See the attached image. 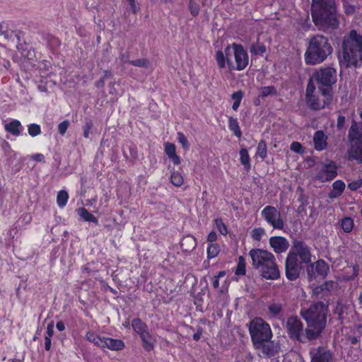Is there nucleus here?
Returning <instances> with one entry per match:
<instances>
[{"label": "nucleus", "instance_id": "obj_51", "mask_svg": "<svg viewBox=\"0 0 362 362\" xmlns=\"http://www.w3.org/2000/svg\"><path fill=\"white\" fill-rule=\"evenodd\" d=\"M204 294L200 293H197L194 298V303L197 306V309L199 310H202L203 304H204Z\"/></svg>", "mask_w": 362, "mask_h": 362}, {"label": "nucleus", "instance_id": "obj_25", "mask_svg": "<svg viewBox=\"0 0 362 362\" xmlns=\"http://www.w3.org/2000/svg\"><path fill=\"white\" fill-rule=\"evenodd\" d=\"M5 130L13 136H18L21 134L22 125L20 121L13 119L5 124Z\"/></svg>", "mask_w": 362, "mask_h": 362}, {"label": "nucleus", "instance_id": "obj_23", "mask_svg": "<svg viewBox=\"0 0 362 362\" xmlns=\"http://www.w3.org/2000/svg\"><path fill=\"white\" fill-rule=\"evenodd\" d=\"M345 187L346 185L344 181L341 180L334 181L332 184V189L328 194L329 198L334 199L340 197L343 194Z\"/></svg>", "mask_w": 362, "mask_h": 362}, {"label": "nucleus", "instance_id": "obj_26", "mask_svg": "<svg viewBox=\"0 0 362 362\" xmlns=\"http://www.w3.org/2000/svg\"><path fill=\"white\" fill-rule=\"evenodd\" d=\"M228 129L238 139H240L242 137V131L237 118L232 116L228 117Z\"/></svg>", "mask_w": 362, "mask_h": 362}, {"label": "nucleus", "instance_id": "obj_49", "mask_svg": "<svg viewBox=\"0 0 362 362\" xmlns=\"http://www.w3.org/2000/svg\"><path fill=\"white\" fill-rule=\"evenodd\" d=\"M127 62H128V64H132L134 66H137V67H147L149 64L148 60L146 59H144V58L138 59H135V60H131V61H128Z\"/></svg>", "mask_w": 362, "mask_h": 362}, {"label": "nucleus", "instance_id": "obj_40", "mask_svg": "<svg viewBox=\"0 0 362 362\" xmlns=\"http://www.w3.org/2000/svg\"><path fill=\"white\" fill-rule=\"evenodd\" d=\"M69 199V194L65 190H60L57 197V202L59 207L63 208L64 207Z\"/></svg>", "mask_w": 362, "mask_h": 362}, {"label": "nucleus", "instance_id": "obj_17", "mask_svg": "<svg viewBox=\"0 0 362 362\" xmlns=\"http://www.w3.org/2000/svg\"><path fill=\"white\" fill-rule=\"evenodd\" d=\"M332 353L323 346H318L312 354L310 362H330Z\"/></svg>", "mask_w": 362, "mask_h": 362}, {"label": "nucleus", "instance_id": "obj_57", "mask_svg": "<svg viewBox=\"0 0 362 362\" xmlns=\"http://www.w3.org/2000/svg\"><path fill=\"white\" fill-rule=\"evenodd\" d=\"M344 13L346 15H351L355 13L356 11V7L354 5H351L347 2L344 4Z\"/></svg>", "mask_w": 362, "mask_h": 362}, {"label": "nucleus", "instance_id": "obj_13", "mask_svg": "<svg viewBox=\"0 0 362 362\" xmlns=\"http://www.w3.org/2000/svg\"><path fill=\"white\" fill-rule=\"evenodd\" d=\"M329 272V266L324 259H318L307 268L308 279L313 281L317 278L325 279Z\"/></svg>", "mask_w": 362, "mask_h": 362}, {"label": "nucleus", "instance_id": "obj_43", "mask_svg": "<svg viewBox=\"0 0 362 362\" xmlns=\"http://www.w3.org/2000/svg\"><path fill=\"white\" fill-rule=\"evenodd\" d=\"M268 310L272 317H276L282 312V305L279 303L270 304Z\"/></svg>", "mask_w": 362, "mask_h": 362}, {"label": "nucleus", "instance_id": "obj_19", "mask_svg": "<svg viewBox=\"0 0 362 362\" xmlns=\"http://www.w3.org/2000/svg\"><path fill=\"white\" fill-rule=\"evenodd\" d=\"M327 136L322 130H317L313 135L314 148L317 151H322L327 148Z\"/></svg>", "mask_w": 362, "mask_h": 362}, {"label": "nucleus", "instance_id": "obj_42", "mask_svg": "<svg viewBox=\"0 0 362 362\" xmlns=\"http://www.w3.org/2000/svg\"><path fill=\"white\" fill-rule=\"evenodd\" d=\"M14 34L17 40L16 48L18 49L19 52H21V54L23 56H26L28 53L26 54L25 52H28L29 45L26 43L23 44L21 42L20 33H15Z\"/></svg>", "mask_w": 362, "mask_h": 362}, {"label": "nucleus", "instance_id": "obj_7", "mask_svg": "<svg viewBox=\"0 0 362 362\" xmlns=\"http://www.w3.org/2000/svg\"><path fill=\"white\" fill-rule=\"evenodd\" d=\"M285 328L288 337L293 341L305 344L308 341L317 339L308 336L309 327L304 329L302 320L297 316H291L287 318Z\"/></svg>", "mask_w": 362, "mask_h": 362}, {"label": "nucleus", "instance_id": "obj_58", "mask_svg": "<svg viewBox=\"0 0 362 362\" xmlns=\"http://www.w3.org/2000/svg\"><path fill=\"white\" fill-rule=\"evenodd\" d=\"M217 239H218L217 234L214 230L211 231L206 237V241L209 243V244L216 243V242Z\"/></svg>", "mask_w": 362, "mask_h": 362}, {"label": "nucleus", "instance_id": "obj_16", "mask_svg": "<svg viewBox=\"0 0 362 362\" xmlns=\"http://www.w3.org/2000/svg\"><path fill=\"white\" fill-rule=\"evenodd\" d=\"M269 243L276 254L285 252L290 245L288 240L283 236H272L269 240Z\"/></svg>", "mask_w": 362, "mask_h": 362}, {"label": "nucleus", "instance_id": "obj_44", "mask_svg": "<svg viewBox=\"0 0 362 362\" xmlns=\"http://www.w3.org/2000/svg\"><path fill=\"white\" fill-rule=\"evenodd\" d=\"M276 88L274 86H264L260 90V96L266 98L269 95H276Z\"/></svg>", "mask_w": 362, "mask_h": 362}, {"label": "nucleus", "instance_id": "obj_41", "mask_svg": "<svg viewBox=\"0 0 362 362\" xmlns=\"http://www.w3.org/2000/svg\"><path fill=\"white\" fill-rule=\"evenodd\" d=\"M257 156H258L259 158H261L262 160L266 158L267 156V144L264 140H261L257 147Z\"/></svg>", "mask_w": 362, "mask_h": 362}, {"label": "nucleus", "instance_id": "obj_47", "mask_svg": "<svg viewBox=\"0 0 362 362\" xmlns=\"http://www.w3.org/2000/svg\"><path fill=\"white\" fill-rule=\"evenodd\" d=\"M28 132L30 136L34 137L41 134V127L37 124H30L28 125Z\"/></svg>", "mask_w": 362, "mask_h": 362}, {"label": "nucleus", "instance_id": "obj_10", "mask_svg": "<svg viewBox=\"0 0 362 362\" xmlns=\"http://www.w3.org/2000/svg\"><path fill=\"white\" fill-rule=\"evenodd\" d=\"M261 216L264 221L274 229L282 230L284 222L280 211L275 206H266L261 211Z\"/></svg>", "mask_w": 362, "mask_h": 362}, {"label": "nucleus", "instance_id": "obj_55", "mask_svg": "<svg viewBox=\"0 0 362 362\" xmlns=\"http://www.w3.org/2000/svg\"><path fill=\"white\" fill-rule=\"evenodd\" d=\"M93 122L92 121L89 120V121H87L85 124V125L83 127V136L86 138V139H88L89 136H90V130L91 129L93 128Z\"/></svg>", "mask_w": 362, "mask_h": 362}, {"label": "nucleus", "instance_id": "obj_20", "mask_svg": "<svg viewBox=\"0 0 362 362\" xmlns=\"http://www.w3.org/2000/svg\"><path fill=\"white\" fill-rule=\"evenodd\" d=\"M124 347V342L122 339L103 337L102 349L107 348L111 351H121Z\"/></svg>", "mask_w": 362, "mask_h": 362}, {"label": "nucleus", "instance_id": "obj_9", "mask_svg": "<svg viewBox=\"0 0 362 362\" xmlns=\"http://www.w3.org/2000/svg\"><path fill=\"white\" fill-rule=\"evenodd\" d=\"M313 79L318 86V90H327L333 94L332 86L337 82V71L332 67L321 68L313 74Z\"/></svg>", "mask_w": 362, "mask_h": 362}, {"label": "nucleus", "instance_id": "obj_38", "mask_svg": "<svg viewBox=\"0 0 362 362\" xmlns=\"http://www.w3.org/2000/svg\"><path fill=\"white\" fill-rule=\"evenodd\" d=\"M235 273L238 276H243L246 274V262L243 256H240L238 257Z\"/></svg>", "mask_w": 362, "mask_h": 362}, {"label": "nucleus", "instance_id": "obj_22", "mask_svg": "<svg viewBox=\"0 0 362 362\" xmlns=\"http://www.w3.org/2000/svg\"><path fill=\"white\" fill-rule=\"evenodd\" d=\"M142 346L146 351H151L155 348L156 339L149 331L140 336Z\"/></svg>", "mask_w": 362, "mask_h": 362}, {"label": "nucleus", "instance_id": "obj_50", "mask_svg": "<svg viewBox=\"0 0 362 362\" xmlns=\"http://www.w3.org/2000/svg\"><path fill=\"white\" fill-rule=\"evenodd\" d=\"M177 138L178 142L181 144V146H182L183 148H185L186 150L189 149V142L187 141V137L182 132H177Z\"/></svg>", "mask_w": 362, "mask_h": 362}, {"label": "nucleus", "instance_id": "obj_3", "mask_svg": "<svg viewBox=\"0 0 362 362\" xmlns=\"http://www.w3.org/2000/svg\"><path fill=\"white\" fill-rule=\"evenodd\" d=\"M328 306L322 301L314 303L308 309H301L300 315L309 327L308 336L318 339L326 327Z\"/></svg>", "mask_w": 362, "mask_h": 362}, {"label": "nucleus", "instance_id": "obj_15", "mask_svg": "<svg viewBox=\"0 0 362 362\" xmlns=\"http://www.w3.org/2000/svg\"><path fill=\"white\" fill-rule=\"evenodd\" d=\"M262 278L267 280H277L280 278V272L276 262V259L261 268L259 271Z\"/></svg>", "mask_w": 362, "mask_h": 362}, {"label": "nucleus", "instance_id": "obj_27", "mask_svg": "<svg viewBox=\"0 0 362 362\" xmlns=\"http://www.w3.org/2000/svg\"><path fill=\"white\" fill-rule=\"evenodd\" d=\"M349 156L358 163H362V144L352 145L349 149Z\"/></svg>", "mask_w": 362, "mask_h": 362}, {"label": "nucleus", "instance_id": "obj_11", "mask_svg": "<svg viewBox=\"0 0 362 362\" xmlns=\"http://www.w3.org/2000/svg\"><path fill=\"white\" fill-rule=\"evenodd\" d=\"M249 255L252 259V266L259 271L272 259H275V256L272 252L259 248L251 249Z\"/></svg>", "mask_w": 362, "mask_h": 362}, {"label": "nucleus", "instance_id": "obj_18", "mask_svg": "<svg viewBox=\"0 0 362 362\" xmlns=\"http://www.w3.org/2000/svg\"><path fill=\"white\" fill-rule=\"evenodd\" d=\"M348 140L350 143V146L362 144V131L360 130L356 122L351 124L349 129Z\"/></svg>", "mask_w": 362, "mask_h": 362}, {"label": "nucleus", "instance_id": "obj_45", "mask_svg": "<svg viewBox=\"0 0 362 362\" xmlns=\"http://www.w3.org/2000/svg\"><path fill=\"white\" fill-rule=\"evenodd\" d=\"M188 8H189L190 14L193 17H196L198 16L199 11H200V7H199V4L195 0H189V1Z\"/></svg>", "mask_w": 362, "mask_h": 362}, {"label": "nucleus", "instance_id": "obj_24", "mask_svg": "<svg viewBox=\"0 0 362 362\" xmlns=\"http://www.w3.org/2000/svg\"><path fill=\"white\" fill-rule=\"evenodd\" d=\"M132 327L139 337L148 332V325L139 317L132 320Z\"/></svg>", "mask_w": 362, "mask_h": 362}, {"label": "nucleus", "instance_id": "obj_48", "mask_svg": "<svg viewBox=\"0 0 362 362\" xmlns=\"http://www.w3.org/2000/svg\"><path fill=\"white\" fill-rule=\"evenodd\" d=\"M313 80H314V79L312 76L309 79L308 83L307 84L306 90H305V98H308V97H310L311 95H315L314 93H315L316 88H315V86Z\"/></svg>", "mask_w": 362, "mask_h": 362}, {"label": "nucleus", "instance_id": "obj_1", "mask_svg": "<svg viewBox=\"0 0 362 362\" xmlns=\"http://www.w3.org/2000/svg\"><path fill=\"white\" fill-rule=\"evenodd\" d=\"M311 248L303 240H295L285 261V274L288 280L296 281L300 276L303 264L310 263Z\"/></svg>", "mask_w": 362, "mask_h": 362}, {"label": "nucleus", "instance_id": "obj_60", "mask_svg": "<svg viewBox=\"0 0 362 362\" xmlns=\"http://www.w3.org/2000/svg\"><path fill=\"white\" fill-rule=\"evenodd\" d=\"M127 1L131 7L132 12L134 14H136L140 11V8L137 6L136 1L135 0H127Z\"/></svg>", "mask_w": 362, "mask_h": 362}, {"label": "nucleus", "instance_id": "obj_4", "mask_svg": "<svg viewBox=\"0 0 362 362\" xmlns=\"http://www.w3.org/2000/svg\"><path fill=\"white\" fill-rule=\"evenodd\" d=\"M342 59L345 66H362V35L356 30H351L344 36L341 44Z\"/></svg>", "mask_w": 362, "mask_h": 362}, {"label": "nucleus", "instance_id": "obj_62", "mask_svg": "<svg viewBox=\"0 0 362 362\" xmlns=\"http://www.w3.org/2000/svg\"><path fill=\"white\" fill-rule=\"evenodd\" d=\"M203 334V328L202 327H198L196 332L193 334L192 338L194 341H198Z\"/></svg>", "mask_w": 362, "mask_h": 362}, {"label": "nucleus", "instance_id": "obj_31", "mask_svg": "<svg viewBox=\"0 0 362 362\" xmlns=\"http://www.w3.org/2000/svg\"><path fill=\"white\" fill-rule=\"evenodd\" d=\"M267 51L265 45L257 41L252 43L250 47V52L252 55L262 56Z\"/></svg>", "mask_w": 362, "mask_h": 362}, {"label": "nucleus", "instance_id": "obj_36", "mask_svg": "<svg viewBox=\"0 0 362 362\" xmlns=\"http://www.w3.org/2000/svg\"><path fill=\"white\" fill-rule=\"evenodd\" d=\"M214 221L215 226L219 233L223 236H226L228 233V230L223 219L221 218H216Z\"/></svg>", "mask_w": 362, "mask_h": 362}, {"label": "nucleus", "instance_id": "obj_32", "mask_svg": "<svg viewBox=\"0 0 362 362\" xmlns=\"http://www.w3.org/2000/svg\"><path fill=\"white\" fill-rule=\"evenodd\" d=\"M86 338L89 341L93 343L95 346L102 348L103 344V337L93 332V331H88L86 334Z\"/></svg>", "mask_w": 362, "mask_h": 362}, {"label": "nucleus", "instance_id": "obj_12", "mask_svg": "<svg viewBox=\"0 0 362 362\" xmlns=\"http://www.w3.org/2000/svg\"><path fill=\"white\" fill-rule=\"evenodd\" d=\"M323 98L321 100L317 95H313L305 98V102L312 110H320L324 109L332 103L333 100V94H329L327 90H318Z\"/></svg>", "mask_w": 362, "mask_h": 362}, {"label": "nucleus", "instance_id": "obj_14", "mask_svg": "<svg viewBox=\"0 0 362 362\" xmlns=\"http://www.w3.org/2000/svg\"><path fill=\"white\" fill-rule=\"evenodd\" d=\"M337 176V167L333 160L325 163L323 168L316 175V179L321 182L332 180Z\"/></svg>", "mask_w": 362, "mask_h": 362}, {"label": "nucleus", "instance_id": "obj_35", "mask_svg": "<svg viewBox=\"0 0 362 362\" xmlns=\"http://www.w3.org/2000/svg\"><path fill=\"white\" fill-rule=\"evenodd\" d=\"M354 220L352 218L349 216H346L343 218L341 221V227L342 230L346 233L351 232V230L354 228Z\"/></svg>", "mask_w": 362, "mask_h": 362}, {"label": "nucleus", "instance_id": "obj_21", "mask_svg": "<svg viewBox=\"0 0 362 362\" xmlns=\"http://www.w3.org/2000/svg\"><path fill=\"white\" fill-rule=\"evenodd\" d=\"M164 151L175 165L180 164L181 159L176 153V146L174 144L169 142L165 143L164 146Z\"/></svg>", "mask_w": 362, "mask_h": 362}, {"label": "nucleus", "instance_id": "obj_29", "mask_svg": "<svg viewBox=\"0 0 362 362\" xmlns=\"http://www.w3.org/2000/svg\"><path fill=\"white\" fill-rule=\"evenodd\" d=\"M77 212L83 221L87 222H92L95 225L98 224V219L91 213H90L86 208H79L78 209Z\"/></svg>", "mask_w": 362, "mask_h": 362}, {"label": "nucleus", "instance_id": "obj_61", "mask_svg": "<svg viewBox=\"0 0 362 362\" xmlns=\"http://www.w3.org/2000/svg\"><path fill=\"white\" fill-rule=\"evenodd\" d=\"M14 33L13 31L9 33L8 30H4V27L2 24H0V35H4V37L8 40L10 37H11V35Z\"/></svg>", "mask_w": 362, "mask_h": 362}, {"label": "nucleus", "instance_id": "obj_5", "mask_svg": "<svg viewBox=\"0 0 362 362\" xmlns=\"http://www.w3.org/2000/svg\"><path fill=\"white\" fill-rule=\"evenodd\" d=\"M333 48L329 39L322 35L310 37L304 54L307 65H316L322 63L332 53Z\"/></svg>", "mask_w": 362, "mask_h": 362}, {"label": "nucleus", "instance_id": "obj_28", "mask_svg": "<svg viewBox=\"0 0 362 362\" xmlns=\"http://www.w3.org/2000/svg\"><path fill=\"white\" fill-rule=\"evenodd\" d=\"M181 247L184 250H192L197 247V239L193 235L185 237L181 241Z\"/></svg>", "mask_w": 362, "mask_h": 362}, {"label": "nucleus", "instance_id": "obj_52", "mask_svg": "<svg viewBox=\"0 0 362 362\" xmlns=\"http://www.w3.org/2000/svg\"><path fill=\"white\" fill-rule=\"evenodd\" d=\"M290 148L292 151L297 153L303 154L304 153V148L302 144L298 141H293L291 144Z\"/></svg>", "mask_w": 362, "mask_h": 362}, {"label": "nucleus", "instance_id": "obj_59", "mask_svg": "<svg viewBox=\"0 0 362 362\" xmlns=\"http://www.w3.org/2000/svg\"><path fill=\"white\" fill-rule=\"evenodd\" d=\"M54 323L52 322L47 326V330L45 337L52 338L54 336Z\"/></svg>", "mask_w": 362, "mask_h": 362}, {"label": "nucleus", "instance_id": "obj_63", "mask_svg": "<svg viewBox=\"0 0 362 362\" xmlns=\"http://www.w3.org/2000/svg\"><path fill=\"white\" fill-rule=\"evenodd\" d=\"M32 159L36 162H45V156L42 153H35L32 156Z\"/></svg>", "mask_w": 362, "mask_h": 362}, {"label": "nucleus", "instance_id": "obj_64", "mask_svg": "<svg viewBox=\"0 0 362 362\" xmlns=\"http://www.w3.org/2000/svg\"><path fill=\"white\" fill-rule=\"evenodd\" d=\"M345 124V117L343 115H339L337 117V127L339 129L342 128Z\"/></svg>", "mask_w": 362, "mask_h": 362}, {"label": "nucleus", "instance_id": "obj_37", "mask_svg": "<svg viewBox=\"0 0 362 362\" xmlns=\"http://www.w3.org/2000/svg\"><path fill=\"white\" fill-rule=\"evenodd\" d=\"M244 96V93L242 90H238L236 92H234L231 95V99L233 100V104L232 105V108L233 110L236 111L243 100V98Z\"/></svg>", "mask_w": 362, "mask_h": 362}, {"label": "nucleus", "instance_id": "obj_54", "mask_svg": "<svg viewBox=\"0 0 362 362\" xmlns=\"http://www.w3.org/2000/svg\"><path fill=\"white\" fill-rule=\"evenodd\" d=\"M257 348L262 349L263 353L268 356H274L273 348H272V346H271L270 344H267L266 343H264V344H262V346H259V347H257Z\"/></svg>", "mask_w": 362, "mask_h": 362}, {"label": "nucleus", "instance_id": "obj_34", "mask_svg": "<svg viewBox=\"0 0 362 362\" xmlns=\"http://www.w3.org/2000/svg\"><path fill=\"white\" fill-rule=\"evenodd\" d=\"M221 251L220 245L218 243L208 244L206 255L209 259L215 258Z\"/></svg>", "mask_w": 362, "mask_h": 362}, {"label": "nucleus", "instance_id": "obj_56", "mask_svg": "<svg viewBox=\"0 0 362 362\" xmlns=\"http://www.w3.org/2000/svg\"><path fill=\"white\" fill-rule=\"evenodd\" d=\"M362 186V179L352 181L348 184V188L351 191H356Z\"/></svg>", "mask_w": 362, "mask_h": 362}, {"label": "nucleus", "instance_id": "obj_46", "mask_svg": "<svg viewBox=\"0 0 362 362\" xmlns=\"http://www.w3.org/2000/svg\"><path fill=\"white\" fill-rule=\"evenodd\" d=\"M265 235V230L262 228H255L251 231V237L255 241H260L262 236Z\"/></svg>", "mask_w": 362, "mask_h": 362}, {"label": "nucleus", "instance_id": "obj_39", "mask_svg": "<svg viewBox=\"0 0 362 362\" xmlns=\"http://www.w3.org/2000/svg\"><path fill=\"white\" fill-rule=\"evenodd\" d=\"M170 182L174 186L180 187L184 182L183 176L180 172L173 170L171 173Z\"/></svg>", "mask_w": 362, "mask_h": 362}, {"label": "nucleus", "instance_id": "obj_2", "mask_svg": "<svg viewBox=\"0 0 362 362\" xmlns=\"http://www.w3.org/2000/svg\"><path fill=\"white\" fill-rule=\"evenodd\" d=\"M313 23L319 29H336L338 19L336 0H312L310 8Z\"/></svg>", "mask_w": 362, "mask_h": 362}, {"label": "nucleus", "instance_id": "obj_33", "mask_svg": "<svg viewBox=\"0 0 362 362\" xmlns=\"http://www.w3.org/2000/svg\"><path fill=\"white\" fill-rule=\"evenodd\" d=\"M228 59H230L228 56L226 55L225 50H217L215 54V59L216 61L218 68L223 69L227 64Z\"/></svg>", "mask_w": 362, "mask_h": 362}, {"label": "nucleus", "instance_id": "obj_53", "mask_svg": "<svg viewBox=\"0 0 362 362\" xmlns=\"http://www.w3.org/2000/svg\"><path fill=\"white\" fill-rule=\"evenodd\" d=\"M69 125H70V122L69 120H64V121L60 122L58 125V132L62 136H64L65 134V133L66 132Z\"/></svg>", "mask_w": 362, "mask_h": 362}, {"label": "nucleus", "instance_id": "obj_6", "mask_svg": "<svg viewBox=\"0 0 362 362\" xmlns=\"http://www.w3.org/2000/svg\"><path fill=\"white\" fill-rule=\"evenodd\" d=\"M249 332L255 347L269 342L273 337L270 325L261 317H255L250 321Z\"/></svg>", "mask_w": 362, "mask_h": 362}, {"label": "nucleus", "instance_id": "obj_30", "mask_svg": "<svg viewBox=\"0 0 362 362\" xmlns=\"http://www.w3.org/2000/svg\"><path fill=\"white\" fill-rule=\"evenodd\" d=\"M240 161L246 171H249L251 169L250 158L248 151L245 148H242L240 150Z\"/></svg>", "mask_w": 362, "mask_h": 362}, {"label": "nucleus", "instance_id": "obj_8", "mask_svg": "<svg viewBox=\"0 0 362 362\" xmlns=\"http://www.w3.org/2000/svg\"><path fill=\"white\" fill-rule=\"evenodd\" d=\"M230 49H233L235 63L228 59L227 66L230 70L243 71L249 64V56L247 49L241 44L233 42L225 47L226 55L229 56Z\"/></svg>", "mask_w": 362, "mask_h": 362}]
</instances>
